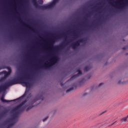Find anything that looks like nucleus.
<instances>
[{"label":"nucleus","instance_id":"nucleus-6","mask_svg":"<svg viewBox=\"0 0 128 128\" xmlns=\"http://www.w3.org/2000/svg\"><path fill=\"white\" fill-rule=\"evenodd\" d=\"M46 118H48V117H46V118L44 119V120H43V122H44V120H46Z\"/></svg>","mask_w":128,"mask_h":128},{"label":"nucleus","instance_id":"nucleus-3","mask_svg":"<svg viewBox=\"0 0 128 128\" xmlns=\"http://www.w3.org/2000/svg\"><path fill=\"white\" fill-rule=\"evenodd\" d=\"M96 128H100V124H97L95 126Z\"/></svg>","mask_w":128,"mask_h":128},{"label":"nucleus","instance_id":"nucleus-7","mask_svg":"<svg viewBox=\"0 0 128 128\" xmlns=\"http://www.w3.org/2000/svg\"><path fill=\"white\" fill-rule=\"evenodd\" d=\"M82 74V72H79L78 74Z\"/></svg>","mask_w":128,"mask_h":128},{"label":"nucleus","instance_id":"nucleus-8","mask_svg":"<svg viewBox=\"0 0 128 128\" xmlns=\"http://www.w3.org/2000/svg\"><path fill=\"white\" fill-rule=\"evenodd\" d=\"M46 8H48V6H46Z\"/></svg>","mask_w":128,"mask_h":128},{"label":"nucleus","instance_id":"nucleus-2","mask_svg":"<svg viewBox=\"0 0 128 128\" xmlns=\"http://www.w3.org/2000/svg\"><path fill=\"white\" fill-rule=\"evenodd\" d=\"M4 74H6V76H10V73L6 72H4Z\"/></svg>","mask_w":128,"mask_h":128},{"label":"nucleus","instance_id":"nucleus-5","mask_svg":"<svg viewBox=\"0 0 128 128\" xmlns=\"http://www.w3.org/2000/svg\"><path fill=\"white\" fill-rule=\"evenodd\" d=\"M76 76H75L72 77V78H71V80H72L73 78H76Z\"/></svg>","mask_w":128,"mask_h":128},{"label":"nucleus","instance_id":"nucleus-4","mask_svg":"<svg viewBox=\"0 0 128 128\" xmlns=\"http://www.w3.org/2000/svg\"><path fill=\"white\" fill-rule=\"evenodd\" d=\"M39 2H40L41 4H42L44 2V1H42V0H40Z\"/></svg>","mask_w":128,"mask_h":128},{"label":"nucleus","instance_id":"nucleus-1","mask_svg":"<svg viewBox=\"0 0 128 128\" xmlns=\"http://www.w3.org/2000/svg\"><path fill=\"white\" fill-rule=\"evenodd\" d=\"M0 100H2L3 102H8L12 101H8L4 98H0Z\"/></svg>","mask_w":128,"mask_h":128}]
</instances>
